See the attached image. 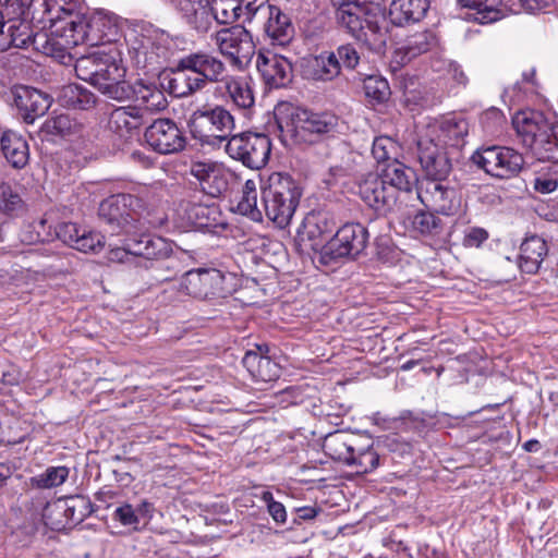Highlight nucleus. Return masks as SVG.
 Segmentation results:
<instances>
[{"instance_id":"nucleus-60","label":"nucleus","mask_w":558,"mask_h":558,"mask_svg":"<svg viewBox=\"0 0 558 558\" xmlns=\"http://www.w3.org/2000/svg\"><path fill=\"white\" fill-rule=\"evenodd\" d=\"M544 148L548 150V156H535L538 160H550L558 162V123L553 125L547 133V138L542 143Z\"/></svg>"},{"instance_id":"nucleus-57","label":"nucleus","mask_w":558,"mask_h":558,"mask_svg":"<svg viewBox=\"0 0 558 558\" xmlns=\"http://www.w3.org/2000/svg\"><path fill=\"white\" fill-rule=\"evenodd\" d=\"M243 22H251L257 15H266L270 5L268 0H240Z\"/></svg>"},{"instance_id":"nucleus-38","label":"nucleus","mask_w":558,"mask_h":558,"mask_svg":"<svg viewBox=\"0 0 558 558\" xmlns=\"http://www.w3.org/2000/svg\"><path fill=\"white\" fill-rule=\"evenodd\" d=\"M58 101L68 109L86 110L95 105L96 98L88 89L76 84H69L61 88Z\"/></svg>"},{"instance_id":"nucleus-43","label":"nucleus","mask_w":558,"mask_h":558,"mask_svg":"<svg viewBox=\"0 0 558 558\" xmlns=\"http://www.w3.org/2000/svg\"><path fill=\"white\" fill-rule=\"evenodd\" d=\"M208 10L218 24H232L242 19L240 0H210Z\"/></svg>"},{"instance_id":"nucleus-23","label":"nucleus","mask_w":558,"mask_h":558,"mask_svg":"<svg viewBox=\"0 0 558 558\" xmlns=\"http://www.w3.org/2000/svg\"><path fill=\"white\" fill-rule=\"evenodd\" d=\"M126 250L133 256L143 257L147 260L165 259L172 253V246L168 240L149 233L136 236L135 232L128 234Z\"/></svg>"},{"instance_id":"nucleus-17","label":"nucleus","mask_w":558,"mask_h":558,"mask_svg":"<svg viewBox=\"0 0 558 558\" xmlns=\"http://www.w3.org/2000/svg\"><path fill=\"white\" fill-rule=\"evenodd\" d=\"M89 501L81 496L71 497L48 505L44 512L46 524L59 529L66 524H77L90 513Z\"/></svg>"},{"instance_id":"nucleus-33","label":"nucleus","mask_w":558,"mask_h":558,"mask_svg":"<svg viewBox=\"0 0 558 558\" xmlns=\"http://www.w3.org/2000/svg\"><path fill=\"white\" fill-rule=\"evenodd\" d=\"M0 147L5 159L16 169L24 168L29 158L28 144L25 138L12 130L3 131Z\"/></svg>"},{"instance_id":"nucleus-37","label":"nucleus","mask_w":558,"mask_h":558,"mask_svg":"<svg viewBox=\"0 0 558 558\" xmlns=\"http://www.w3.org/2000/svg\"><path fill=\"white\" fill-rule=\"evenodd\" d=\"M260 183L262 179L258 174L247 179L242 186V196L236 205V213L255 222L263 220L262 210L257 207V186Z\"/></svg>"},{"instance_id":"nucleus-58","label":"nucleus","mask_w":558,"mask_h":558,"mask_svg":"<svg viewBox=\"0 0 558 558\" xmlns=\"http://www.w3.org/2000/svg\"><path fill=\"white\" fill-rule=\"evenodd\" d=\"M83 229L74 222H63L57 226L56 236L64 244L74 248V244L77 243Z\"/></svg>"},{"instance_id":"nucleus-8","label":"nucleus","mask_w":558,"mask_h":558,"mask_svg":"<svg viewBox=\"0 0 558 558\" xmlns=\"http://www.w3.org/2000/svg\"><path fill=\"white\" fill-rule=\"evenodd\" d=\"M225 150L245 167L260 169L269 159L271 143L265 134L245 132L231 136L225 145Z\"/></svg>"},{"instance_id":"nucleus-5","label":"nucleus","mask_w":558,"mask_h":558,"mask_svg":"<svg viewBox=\"0 0 558 558\" xmlns=\"http://www.w3.org/2000/svg\"><path fill=\"white\" fill-rule=\"evenodd\" d=\"M125 75L126 68L120 49L117 46L105 47L93 86L110 99L125 101L131 97Z\"/></svg>"},{"instance_id":"nucleus-46","label":"nucleus","mask_w":558,"mask_h":558,"mask_svg":"<svg viewBox=\"0 0 558 558\" xmlns=\"http://www.w3.org/2000/svg\"><path fill=\"white\" fill-rule=\"evenodd\" d=\"M96 26L100 27V34L102 37L104 45L113 46L112 44L118 41L121 37V21L114 14L96 13Z\"/></svg>"},{"instance_id":"nucleus-9","label":"nucleus","mask_w":558,"mask_h":558,"mask_svg":"<svg viewBox=\"0 0 558 558\" xmlns=\"http://www.w3.org/2000/svg\"><path fill=\"white\" fill-rule=\"evenodd\" d=\"M473 163L487 174L498 179L517 175L523 165V156L506 146H488L477 149L471 157Z\"/></svg>"},{"instance_id":"nucleus-21","label":"nucleus","mask_w":558,"mask_h":558,"mask_svg":"<svg viewBox=\"0 0 558 558\" xmlns=\"http://www.w3.org/2000/svg\"><path fill=\"white\" fill-rule=\"evenodd\" d=\"M361 198L376 211L386 213L396 205L393 189L387 185L380 175L368 174L360 184Z\"/></svg>"},{"instance_id":"nucleus-59","label":"nucleus","mask_w":558,"mask_h":558,"mask_svg":"<svg viewBox=\"0 0 558 558\" xmlns=\"http://www.w3.org/2000/svg\"><path fill=\"white\" fill-rule=\"evenodd\" d=\"M45 220H40L35 225L26 226L21 232V241L26 244H35L37 242H45L49 239V234H41L40 230H45Z\"/></svg>"},{"instance_id":"nucleus-13","label":"nucleus","mask_w":558,"mask_h":558,"mask_svg":"<svg viewBox=\"0 0 558 558\" xmlns=\"http://www.w3.org/2000/svg\"><path fill=\"white\" fill-rule=\"evenodd\" d=\"M8 100L16 108L19 114L27 124L34 123L51 106L49 95L25 85L11 87Z\"/></svg>"},{"instance_id":"nucleus-6","label":"nucleus","mask_w":558,"mask_h":558,"mask_svg":"<svg viewBox=\"0 0 558 558\" xmlns=\"http://www.w3.org/2000/svg\"><path fill=\"white\" fill-rule=\"evenodd\" d=\"M193 132L203 143L220 145L227 143L235 130V120L222 106H205L192 116Z\"/></svg>"},{"instance_id":"nucleus-52","label":"nucleus","mask_w":558,"mask_h":558,"mask_svg":"<svg viewBox=\"0 0 558 558\" xmlns=\"http://www.w3.org/2000/svg\"><path fill=\"white\" fill-rule=\"evenodd\" d=\"M24 202L8 183L0 184V210L5 214H14L23 210Z\"/></svg>"},{"instance_id":"nucleus-40","label":"nucleus","mask_w":558,"mask_h":558,"mask_svg":"<svg viewBox=\"0 0 558 558\" xmlns=\"http://www.w3.org/2000/svg\"><path fill=\"white\" fill-rule=\"evenodd\" d=\"M323 449L331 459L352 465L355 449L345 434L341 432L329 434L324 440Z\"/></svg>"},{"instance_id":"nucleus-42","label":"nucleus","mask_w":558,"mask_h":558,"mask_svg":"<svg viewBox=\"0 0 558 558\" xmlns=\"http://www.w3.org/2000/svg\"><path fill=\"white\" fill-rule=\"evenodd\" d=\"M312 76L318 81H331L341 73V65L338 63L332 51H324L310 61Z\"/></svg>"},{"instance_id":"nucleus-54","label":"nucleus","mask_w":558,"mask_h":558,"mask_svg":"<svg viewBox=\"0 0 558 558\" xmlns=\"http://www.w3.org/2000/svg\"><path fill=\"white\" fill-rule=\"evenodd\" d=\"M105 245V238L98 232L83 229L77 243L74 244V250L83 253L99 252Z\"/></svg>"},{"instance_id":"nucleus-51","label":"nucleus","mask_w":558,"mask_h":558,"mask_svg":"<svg viewBox=\"0 0 558 558\" xmlns=\"http://www.w3.org/2000/svg\"><path fill=\"white\" fill-rule=\"evenodd\" d=\"M379 465V454L374 450L373 446H368L357 453L353 452V461L351 466H355L359 473L373 472Z\"/></svg>"},{"instance_id":"nucleus-62","label":"nucleus","mask_w":558,"mask_h":558,"mask_svg":"<svg viewBox=\"0 0 558 558\" xmlns=\"http://www.w3.org/2000/svg\"><path fill=\"white\" fill-rule=\"evenodd\" d=\"M533 187L542 194H549L557 190L558 178L556 173H538L533 182Z\"/></svg>"},{"instance_id":"nucleus-15","label":"nucleus","mask_w":558,"mask_h":558,"mask_svg":"<svg viewBox=\"0 0 558 558\" xmlns=\"http://www.w3.org/2000/svg\"><path fill=\"white\" fill-rule=\"evenodd\" d=\"M256 69L269 88H282L292 82L291 61L277 52L260 49L256 57Z\"/></svg>"},{"instance_id":"nucleus-35","label":"nucleus","mask_w":558,"mask_h":558,"mask_svg":"<svg viewBox=\"0 0 558 558\" xmlns=\"http://www.w3.org/2000/svg\"><path fill=\"white\" fill-rule=\"evenodd\" d=\"M548 248L544 239L532 235L520 246L519 267L526 274H535L547 255Z\"/></svg>"},{"instance_id":"nucleus-19","label":"nucleus","mask_w":558,"mask_h":558,"mask_svg":"<svg viewBox=\"0 0 558 558\" xmlns=\"http://www.w3.org/2000/svg\"><path fill=\"white\" fill-rule=\"evenodd\" d=\"M468 132L469 124L464 118L458 116H447L440 120L427 124L425 133L421 134L420 136H423L427 140L434 138L435 144H438L439 147H458L463 143Z\"/></svg>"},{"instance_id":"nucleus-64","label":"nucleus","mask_w":558,"mask_h":558,"mask_svg":"<svg viewBox=\"0 0 558 558\" xmlns=\"http://www.w3.org/2000/svg\"><path fill=\"white\" fill-rule=\"evenodd\" d=\"M87 24H88V28H87L88 37L86 40V45L98 46V48L106 47L104 45L102 37L100 34V27L96 26V13L87 19Z\"/></svg>"},{"instance_id":"nucleus-36","label":"nucleus","mask_w":558,"mask_h":558,"mask_svg":"<svg viewBox=\"0 0 558 558\" xmlns=\"http://www.w3.org/2000/svg\"><path fill=\"white\" fill-rule=\"evenodd\" d=\"M33 41V31L29 22L17 17L8 19L4 35L0 39V51L11 47L25 48Z\"/></svg>"},{"instance_id":"nucleus-47","label":"nucleus","mask_w":558,"mask_h":558,"mask_svg":"<svg viewBox=\"0 0 558 558\" xmlns=\"http://www.w3.org/2000/svg\"><path fill=\"white\" fill-rule=\"evenodd\" d=\"M87 19L83 15L76 14L63 27V37L65 44L69 46H77L86 44L87 34Z\"/></svg>"},{"instance_id":"nucleus-14","label":"nucleus","mask_w":558,"mask_h":558,"mask_svg":"<svg viewBox=\"0 0 558 558\" xmlns=\"http://www.w3.org/2000/svg\"><path fill=\"white\" fill-rule=\"evenodd\" d=\"M417 197L425 207L447 216L456 214L460 207L456 189L444 181L423 180L417 189Z\"/></svg>"},{"instance_id":"nucleus-55","label":"nucleus","mask_w":558,"mask_h":558,"mask_svg":"<svg viewBox=\"0 0 558 558\" xmlns=\"http://www.w3.org/2000/svg\"><path fill=\"white\" fill-rule=\"evenodd\" d=\"M74 124L68 114L51 117L43 124V131L51 135H66L72 132Z\"/></svg>"},{"instance_id":"nucleus-10","label":"nucleus","mask_w":558,"mask_h":558,"mask_svg":"<svg viewBox=\"0 0 558 558\" xmlns=\"http://www.w3.org/2000/svg\"><path fill=\"white\" fill-rule=\"evenodd\" d=\"M226 276L218 269H194L185 272L180 281V290L199 300L225 298L230 290L225 287Z\"/></svg>"},{"instance_id":"nucleus-31","label":"nucleus","mask_w":558,"mask_h":558,"mask_svg":"<svg viewBox=\"0 0 558 558\" xmlns=\"http://www.w3.org/2000/svg\"><path fill=\"white\" fill-rule=\"evenodd\" d=\"M207 83L197 72L184 69L180 59L172 71V77L169 80L168 85L170 93L175 97H186L204 89Z\"/></svg>"},{"instance_id":"nucleus-44","label":"nucleus","mask_w":558,"mask_h":558,"mask_svg":"<svg viewBox=\"0 0 558 558\" xmlns=\"http://www.w3.org/2000/svg\"><path fill=\"white\" fill-rule=\"evenodd\" d=\"M44 4L46 19L52 24L74 17L80 5L78 0H46Z\"/></svg>"},{"instance_id":"nucleus-48","label":"nucleus","mask_w":558,"mask_h":558,"mask_svg":"<svg viewBox=\"0 0 558 558\" xmlns=\"http://www.w3.org/2000/svg\"><path fill=\"white\" fill-rule=\"evenodd\" d=\"M66 466H49L43 473L32 478V484L40 489H49L62 485L69 477Z\"/></svg>"},{"instance_id":"nucleus-12","label":"nucleus","mask_w":558,"mask_h":558,"mask_svg":"<svg viewBox=\"0 0 558 558\" xmlns=\"http://www.w3.org/2000/svg\"><path fill=\"white\" fill-rule=\"evenodd\" d=\"M146 143L156 153L175 154L184 149L186 138L171 119H157L145 131Z\"/></svg>"},{"instance_id":"nucleus-45","label":"nucleus","mask_w":558,"mask_h":558,"mask_svg":"<svg viewBox=\"0 0 558 558\" xmlns=\"http://www.w3.org/2000/svg\"><path fill=\"white\" fill-rule=\"evenodd\" d=\"M104 50L105 47L97 48L93 52L76 59L74 70L80 80L93 85Z\"/></svg>"},{"instance_id":"nucleus-32","label":"nucleus","mask_w":558,"mask_h":558,"mask_svg":"<svg viewBox=\"0 0 558 558\" xmlns=\"http://www.w3.org/2000/svg\"><path fill=\"white\" fill-rule=\"evenodd\" d=\"M131 87V97L143 105L146 110L161 111L167 108L168 101L162 89L155 82L136 80Z\"/></svg>"},{"instance_id":"nucleus-49","label":"nucleus","mask_w":558,"mask_h":558,"mask_svg":"<svg viewBox=\"0 0 558 558\" xmlns=\"http://www.w3.org/2000/svg\"><path fill=\"white\" fill-rule=\"evenodd\" d=\"M411 223L414 231L424 235H436L441 231V220L430 211H418Z\"/></svg>"},{"instance_id":"nucleus-18","label":"nucleus","mask_w":558,"mask_h":558,"mask_svg":"<svg viewBox=\"0 0 558 558\" xmlns=\"http://www.w3.org/2000/svg\"><path fill=\"white\" fill-rule=\"evenodd\" d=\"M417 154L421 166L426 174L424 180L444 181L451 171L447 154L435 144L434 138H417Z\"/></svg>"},{"instance_id":"nucleus-3","label":"nucleus","mask_w":558,"mask_h":558,"mask_svg":"<svg viewBox=\"0 0 558 558\" xmlns=\"http://www.w3.org/2000/svg\"><path fill=\"white\" fill-rule=\"evenodd\" d=\"M337 21L352 37L380 52L388 39V21L378 8H365L357 2L337 4Z\"/></svg>"},{"instance_id":"nucleus-53","label":"nucleus","mask_w":558,"mask_h":558,"mask_svg":"<svg viewBox=\"0 0 558 558\" xmlns=\"http://www.w3.org/2000/svg\"><path fill=\"white\" fill-rule=\"evenodd\" d=\"M397 142L389 136H378L373 142L372 154L378 162H390L389 160L397 154Z\"/></svg>"},{"instance_id":"nucleus-27","label":"nucleus","mask_w":558,"mask_h":558,"mask_svg":"<svg viewBox=\"0 0 558 558\" xmlns=\"http://www.w3.org/2000/svg\"><path fill=\"white\" fill-rule=\"evenodd\" d=\"M267 347L258 345L257 351L250 350L245 353L242 363L251 376L258 381H271L279 377L280 367L266 353Z\"/></svg>"},{"instance_id":"nucleus-24","label":"nucleus","mask_w":558,"mask_h":558,"mask_svg":"<svg viewBox=\"0 0 558 558\" xmlns=\"http://www.w3.org/2000/svg\"><path fill=\"white\" fill-rule=\"evenodd\" d=\"M182 66L197 72L208 83L223 81L227 68L218 57L204 51L189 53L181 58Z\"/></svg>"},{"instance_id":"nucleus-22","label":"nucleus","mask_w":558,"mask_h":558,"mask_svg":"<svg viewBox=\"0 0 558 558\" xmlns=\"http://www.w3.org/2000/svg\"><path fill=\"white\" fill-rule=\"evenodd\" d=\"M461 9L471 11L465 19L478 24H490L507 17L510 13H518L502 0H457Z\"/></svg>"},{"instance_id":"nucleus-39","label":"nucleus","mask_w":558,"mask_h":558,"mask_svg":"<svg viewBox=\"0 0 558 558\" xmlns=\"http://www.w3.org/2000/svg\"><path fill=\"white\" fill-rule=\"evenodd\" d=\"M220 82L223 83L226 93L236 107L247 109L254 105L253 89L246 78L225 74L223 81Z\"/></svg>"},{"instance_id":"nucleus-20","label":"nucleus","mask_w":558,"mask_h":558,"mask_svg":"<svg viewBox=\"0 0 558 558\" xmlns=\"http://www.w3.org/2000/svg\"><path fill=\"white\" fill-rule=\"evenodd\" d=\"M368 232L361 223L342 226L331 239L328 250L333 257H355L366 247Z\"/></svg>"},{"instance_id":"nucleus-25","label":"nucleus","mask_w":558,"mask_h":558,"mask_svg":"<svg viewBox=\"0 0 558 558\" xmlns=\"http://www.w3.org/2000/svg\"><path fill=\"white\" fill-rule=\"evenodd\" d=\"M264 31L274 46L284 47L294 37V26L291 17L279 7L272 4L266 15Z\"/></svg>"},{"instance_id":"nucleus-7","label":"nucleus","mask_w":558,"mask_h":558,"mask_svg":"<svg viewBox=\"0 0 558 558\" xmlns=\"http://www.w3.org/2000/svg\"><path fill=\"white\" fill-rule=\"evenodd\" d=\"M210 38L217 50L236 70H244L255 54L253 36L241 25L221 28Z\"/></svg>"},{"instance_id":"nucleus-28","label":"nucleus","mask_w":558,"mask_h":558,"mask_svg":"<svg viewBox=\"0 0 558 558\" xmlns=\"http://www.w3.org/2000/svg\"><path fill=\"white\" fill-rule=\"evenodd\" d=\"M378 174L387 185L393 189L397 199L400 192H410L417 181L415 171L396 158L384 165Z\"/></svg>"},{"instance_id":"nucleus-61","label":"nucleus","mask_w":558,"mask_h":558,"mask_svg":"<svg viewBox=\"0 0 558 558\" xmlns=\"http://www.w3.org/2000/svg\"><path fill=\"white\" fill-rule=\"evenodd\" d=\"M488 236L489 234L484 228L470 227L464 231L462 245L468 248H477L488 239Z\"/></svg>"},{"instance_id":"nucleus-16","label":"nucleus","mask_w":558,"mask_h":558,"mask_svg":"<svg viewBox=\"0 0 558 558\" xmlns=\"http://www.w3.org/2000/svg\"><path fill=\"white\" fill-rule=\"evenodd\" d=\"M190 173L199 182L202 190L213 197L228 190L229 180L233 175L223 163L211 160L192 162Z\"/></svg>"},{"instance_id":"nucleus-29","label":"nucleus","mask_w":558,"mask_h":558,"mask_svg":"<svg viewBox=\"0 0 558 558\" xmlns=\"http://www.w3.org/2000/svg\"><path fill=\"white\" fill-rule=\"evenodd\" d=\"M436 44V38L430 32H421L409 36L399 46L392 56V62L402 66L415 57L427 52Z\"/></svg>"},{"instance_id":"nucleus-41","label":"nucleus","mask_w":558,"mask_h":558,"mask_svg":"<svg viewBox=\"0 0 558 558\" xmlns=\"http://www.w3.org/2000/svg\"><path fill=\"white\" fill-rule=\"evenodd\" d=\"M303 227L308 239L316 240L330 235L336 227V222L330 213L313 210L305 217Z\"/></svg>"},{"instance_id":"nucleus-2","label":"nucleus","mask_w":558,"mask_h":558,"mask_svg":"<svg viewBox=\"0 0 558 558\" xmlns=\"http://www.w3.org/2000/svg\"><path fill=\"white\" fill-rule=\"evenodd\" d=\"M276 122L283 145L313 143L316 136L331 132L337 117L328 112H313L282 104L276 108Z\"/></svg>"},{"instance_id":"nucleus-26","label":"nucleus","mask_w":558,"mask_h":558,"mask_svg":"<svg viewBox=\"0 0 558 558\" xmlns=\"http://www.w3.org/2000/svg\"><path fill=\"white\" fill-rule=\"evenodd\" d=\"M144 123V112L137 106L118 107L109 118L110 129L121 137L137 135Z\"/></svg>"},{"instance_id":"nucleus-30","label":"nucleus","mask_w":558,"mask_h":558,"mask_svg":"<svg viewBox=\"0 0 558 558\" xmlns=\"http://www.w3.org/2000/svg\"><path fill=\"white\" fill-rule=\"evenodd\" d=\"M430 5V0H392L389 19L393 25L402 26L421 21Z\"/></svg>"},{"instance_id":"nucleus-50","label":"nucleus","mask_w":558,"mask_h":558,"mask_svg":"<svg viewBox=\"0 0 558 558\" xmlns=\"http://www.w3.org/2000/svg\"><path fill=\"white\" fill-rule=\"evenodd\" d=\"M365 96L376 102H383L390 95L389 84L386 78L371 75L364 80Z\"/></svg>"},{"instance_id":"nucleus-34","label":"nucleus","mask_w":558,"mask_h":558,"mask_svg":"<svg viewBox=\"0 0 558 558\" xmlns=\"http://www.w3.org/2000/svg\"><path fill=\"white\" fill-rule=\"evenodd\" d=\"M179 11L186 22L198 33H207L211 27L209 0H175Z\"/></svg>"},{"instance_id":"nucleus-11","label":"nucleus","mask_w":558,"mask_h":558,"mask_svg":"<svg viewBox=\"0 0 558 558\" xmlns=\"http://www.w3.org/2000/svg\"><path fill=\"white\" fill-rule=\"evenodd\" d=\"M513 128L521 143L529 148L534 156H548L542 143L547 138V133L553 125L539 111L524 110L518 112L512 119Z\"/></svg>"},{"instance_id":"nucleus-1","label":"nucleus","mask_w":558,"mask_h":558,"mask_svg":"<svg viewBox=\"0 0 558 558\" xmlns=\"http://www.w3.org/2000/svg\"><path fill=\"white\" fill-rule=\"evenodd\" d=\"M99 217L108 225L111 235L161 228L167 221L163 211L147 206L131 194L114 195L101 202Z\"/></svg>"},{"instance_id":"nucleus-56","label":"nucleus","mask_w":558,"mask_h":558,"mask_svg":"<svg viewBox=\"0 0 558 558\" xmlns=\"http://www.w3.org/2000/svg\"><path fill=\"white\" fill-rule=\"evenodd\" d=\"M332 53L338 63H340L341 69L354 70L360 63V53L352 44L341 45L336 51H332Z\"/></svg>"},{"instance_id":"nucleus-4","label":"nucleus","mask_w":558,"mask_h":558,"mask_svg":"<svg viewBox=\"0 0 558 558\" xmlns=\"http://www.w3.org/2000/svg\"><path fill=\"white\" fill-rule=\"evenodd\" d=\"M301 196L302 190L291 175L272 172L262 186L266 217L277 227L286 228L293 218Z\"/></svg>"},{"instance_id":"nucleus-63","label":"nucleus","mask_w":558,"mask_h":558,"mask_svg":"<svg viewBox=\"0 0 558 558\" xmlns=\"http://www.w3.org/2000/svg\"><path fill=\"white\" fill-rule=\"evenodd\" d=\"M135 514V509L130 504H124L114 510V519L122 525L137 527L138 520Z\"/></svg>"}]
</instances>
